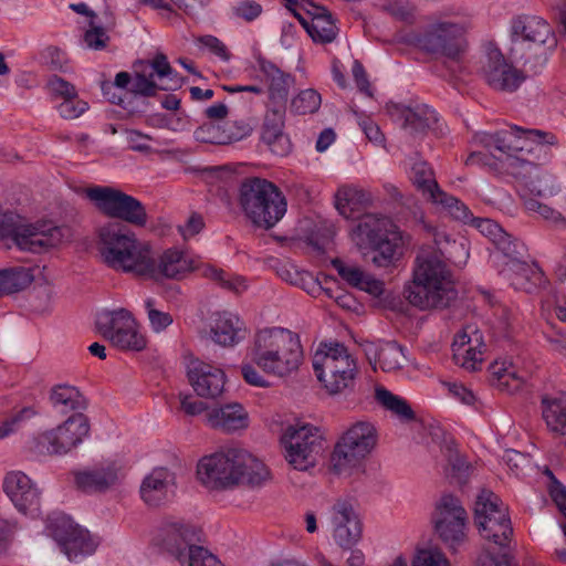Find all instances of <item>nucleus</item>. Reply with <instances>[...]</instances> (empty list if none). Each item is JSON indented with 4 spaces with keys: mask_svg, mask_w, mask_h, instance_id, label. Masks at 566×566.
<instances>
[{
    "mask_svg": "<svg viewBox=\"0 0 566 566\" xmlns=\"http://www.w3.org/2000/svg\"><path fill=\"white\" fill-rule=\"evenodd\" d=\"M369 195L363 190L344 187L338 189L336 193L335 206L338 212L345 218H356L355 212L365 207L369 202Z\"/></svg>",
    "mask_w": 566,
    "mask_h": 566,
    "instance_id": "nucleus-41",
    "label": "nucleus"
},
{
    "mask_svg": "<svg viewBox=\"0 0 566 566\" xmlns=\"http://www.w3.org/2000/svg\"><path fill=\"white\" fill-rule=\"evenodd\" d=\"M432 202L441 205L455 220L463 223H471L473 221L474 217L470 209L461 200L448 195L443 190L438 192L437 198Z\"/></svg>",
    "mask_w": 566,
    "mask_h": 566,
    "instance_id": "nucleus-49",
    "label": "nucleus"
},
{
    "mask_svg": "<svg viewBox=\"0 0 566 566\" xmlns=\"http://www.w3.org/2000/svg\"><path fill=\"white\" fill-rule=\"evenodd\" d=\"M389 220L385 217L366 213L357 218L352 229V238L359 250L366 251L388 235Z\"/></svg>",
    "mask_w": 566,
    "mask_h": 566,
    "instance_id": "nucleus-30",
    "label": "nucleus"
},
{
    "mask_svg": "<svg viewBox=\"0 0 566 566\" xmlns=\"http://www.w3.org/2000/svg\"><path fill=\"white\" fill-rule=\"evenodd\" d=\"M256 63L268 83L269 102L286 104L290 88L295 82L294 76L262 55L256 57Z\"/></svg>",
    "mask_w": 566,
    "mask_h": 566,
    "instance_id": "nucleus-27",
    "label": "nucleus"
},
{
    "mask_svg": "<svg viewBox=\"0 0 566 566\" xmlns=\"http://www.w3.org/2000/svg\"><path fill=\"white\" fill-rule=\"evenodd\" d=\"M285 459L296 470L305 471L315 465L325 449L321 430L312 424L290 426L281 438Z\"/></svg>",
    "mask_w": 566,
    "mask_h": 566,
    "instance_id": "nucleus-12",
    "label": "nucleus"
},
{
    "mask_svg": "<svg viewBox=\"0 0 566 566\" xmlns=\"http://www.w3.org/2000/svg\"><path fill=\"white\" fill-rule=\"evenodd\" d=\"M250 363L241 366L245 382L261 388L270 382L256 370L284 378L297 371L304 354L298 334L283 327H266L255 333L247 350Z\"/></svg>",
    "mask_w": 566,
    "mask_h": 566,
    "instance_id": "nucleus-2",
    "label": "nucleus"
},
{
    "mask_svg": "<svg viewBox=\"0 0 566 566\" xmlns=\"http://www.w3.org/2000/svg\"><path fill=\"white\" fill-rule=\"evenodd\" d=\"M474 138L485 148L505 154L504 166L507 172L520 179L532 193L544 197L556 191L555 178L531 158L534 153H538V160H549V148L558 145L554 133L512 125L493 134L478 133Z\"/></svg>",
    "mask_w": 566,
    "mask_h": 566,
    "instance_id": "nucleus-1",
    "label": "nucleus"
},
{
    "mask_svg": "<svg viewBox=\"0 0 566 566\" xmlns=\"http://www.w3.org/2000/svg\"><path fill=\"white\" fill-rule=\"evenodd\" d=\"M145 264L147 269L142 270L140 276L157 281L163 279L180 280L195 268L192 260L177 249L166 250L158 261L153 258L149 249Z\"/></svg>",
    "mask_w": 566,
    "mask_h": 566,
    "instance_id": "nucleus-23",
    "label": "nucleus"
},
{
    "mask_svg": "<svg viewBox=\"0 0 566 566\" xmlns=\"http://www.w3.org/2000/svg\"><path fill=\"white\" fill-rule=\"evenodd\" d=\"M542 416L547 428L566 437V392L557 391L541 397Z\"/></svg>",
    "mask_w": 566,
    "mask_h": 566,
    "instance_id": "nucleus-32",
    "label": "nucleus"
},
{
    "mask_svg": "<svg viewBox=\"0 0 566 566\" xmlns=\"http://www.w3.org/2000/svg\"><path fill=\"white\" fill-rule=\"evenodd\" d=\"M467 29L463 18L439 19L418 34L416 41L426 52L455 59L462 51Z\"/></svg>",
    "mask_w": 566,
    "mask_h": 566,
    "instance_id": "nucleus-13",
    "label": "nucleus"
},
{
    "mask_svg": "<svg viewBox=\"0 0 566 566\" xmlns=\"http://www.w3.org/2000/svg\"><path fill=\"white\" fill-rule=\"evenodd\" d=\"M2 486L18 511L32 517L40 514L41 492L27 474L21 471L9 472Z\"/></svg>",
    "mask_w": 566,
    "mask_h": 566,
    "instance_id": "nucleus-24",
    "label": "nucleus"
},
{
    "mask_svg": "<svg viewBox=\"0 0 566 566\" xmlns=\"http://www.w3.org/2000/svg\"><path fill=\"white\" fill-rule=\"evenodd\" d=\"M50 400L53 407L62 413L69 411L80 412V410L86 407L85 398L80 390L74 386L65 384H60L52 388Z\"/></svg>",
    "mask_w": 566,
    "mask_h": 566,
    "instance_id": "nucleus-37",
    "label": "nucleus"
},
{
    "mask_svg": "<svg viewBox=\"0 0 566 566\" xmlns=\"http://www.w3.org/2000/svg\"><path fill=\"white\" fill-rule=\"evenodd\" d=\"M78 526L80 525L75 524L69 515L62 512H53L46 518V530L59 545L62 544L66 537L74 534V531L78 528Z\"/></svg>",
    "mask_w": 566,
    "mask_h": 566,
    "instance_id": "nucleus-47",
    "label": "nucleus"
},
{
    "mask_svg": "<svg viewBox=\"0 0 566 566\" xmlns=\"http://www.w3.org/2000/svg\"><path fill=\"white\" fill-rule=\"evenodd\" d=\"M417 261L413 279L403 290L406 300L421 311L449 307L458 291L447 263L436 253L418 256Z\"/></svg>",
    "mask_w": 566,
    "mask_h": 566,
    "instance_id": "nucleus-4",
    "label": "nucleus"
},
{
    "mask_svg": "<svg viewBox=\"0 0 566 566\" xmlns=\"http://www.w3.org/2000/svg\"><path fill=\"white\" fill-rule=\"evenodd\" d=\"M193 137L197 142L203 144H229V138L224 135V126L211 122L198 127L193 133Z\"/></svg>",
    "mask_w": 566,
    "mask_h": 566,
    "instance_id": "nucleus-51",
    "label": "nucleus"
},
{
    "mask_svg": "<svg viewBox=\"0 0 566 566\" xmlns=\"http://www.w3.org/2000/svg\"><path fill=\"white\" fill-rule=\"evenodd\" d=\"M117 480L118 468L115 463L75 473L76 486L85 493L104 492Z\"/></svg>",
    "mask_w": 566,
    "mask_h": 566,
    "instance_id": "nucleus-31",
    "label": "nucleus"
},
{
    "mask_svg": "<svg viewBox=\"0 0 566 566\" xmlns=\"http://www.w3.org/2000/svg\"><path fill=\"white\" fill-rule=\"evenodd\" d=\"M136 81L134 91L143 97L156 96L158 91H176L184 84V77L171 67L164 53H157L153 60L135 62Z\"/></svg>",
    "mask_w": 566,
    "mask_h": 566,
    "instance_id": "nucleus-14",
    "label": "nucleus"
},
{
    "mask_svg": "<svg viewBox=\"0 0 566 566\" xmlns=\"http://www.w3.org/2000/svg\"><path fill=\"white\" fill-rule=\"evenodd\" d=\"M528 211L537 212L543 219L552 221L554 223L564 222V217L557 210L549 206L539 202L538 200L531 199L525 203Z\"/></svg>",
    "mask_w": 566,
    "mask_h": 566,
    "instance_id": "nucleus-63",
    "label": "nucleus"
},
{
    "mask_svg": "<svg viewBox=\"0 0 566 566\" xmlns=\"http://www.w3.org/2000/svg\"><path fill=\"white\" fill-rule=\"evenodd\" d=\"M500 274L514 290L528 294L536 292L545 282L542 270L535 263H528L525 260L501 269Z\"/></svg>",
    "mask_w": 566,
    "mask_h": 566,
    "instance_id": "nucleus-28",
    "label": "nucleus"
},
{
    "mask_svg": "<svg viewBox=\"0 0 566 566\" xmlns=\"http://www.w3.org/2000/svg\"><path fill=\"white\" fill-rule=\"evenodd\" d=\"M201 530L195 525L177 520H165L154 537V544L180 563L188 552L201 542Z\"/></svg>",
    "mask_w": 566,
    "mask_h": 566,
    "instance_id": "nucleus-17",
    "label": "nucleus"
},
{
    "mask_svg": "<svg viewBox=\"0 0 566 566\" xmlns=\"http://www.w3.org/2000/svg\"><path fill=\"white\" fill-rule=\"evenodd\" d=\"M90 422L82 412H74L61 426L38 438V447L49 454H65L88 436Z\"/></svg>",
    "mask_w": 566,
    "mask_h": 566,
    "instance_id": "nucleus-18",
    "label": "nucleus"
},
{
    "mask_svg": "<svg viewBox=\"0 0 566 566\" xmlns=\"http://www.w3.org/2000/svg\"><path fill=\"white\" fill-rule=\"evenodd\" d=\"M434 243L441 255L455 265H461L469 256L465 242L451 240L446 233H436Z\"/></svg>",
    "mask_w": 566,
    "mask_h": 566,
    "instance_id": "nucleus-45",
    "label": "nucleus"
},
{
    "mask_svg": "<svg viewBox=\"0 0 566 566\" xmlns=\"http://www.w3.org/2000/svg\"><path fill=\"white\" fill-rule=\"evenodd\" d=\"M496 251L491 254L493 264L503 263V268L512 265L514 262H521L527 256L525 244L507 232L501 233L500 238L493 243Z\"/></svg>",
    "mask_w": 566,
    "mask_h": 566,
    "instance_id": "nucleus-35",
    "label": "nucleus"
},
{
    "mask_svg": "<svg viewBox=\"0 0 566 566\" xmlns=\"http://www.w3.org/2000/svg\"><path fill=\"white\" fill-rule=\"evenodd\" d=\"M399 242L397 238L390 239L389 235L385 237L374 247H370L364 252V255L376 268H389L395 264L399 258Z\"/></svg>",
    "mask_w": 566,
    "mask_h": 566,
    "instance_id": "nucleus-40",
    "label": "nucleus"
},
{
    "mask_svg": "<svg viewBox=\"0 0 566 566\" xmlns=\"http://www.w3.org/2000/svg\"><path fill=\"white\" fill-rule=\"evenodd\" d=\"M135 81H136V71H135V63H134L133 64V73L122 71L116 74L114 82H103L102 83L101 88L103 92V96L112 104L119 105L124 109H127L128 112L133 113L134 109L129 108L125 104V98H123L120 94L109 95V91L125 90L127 93H132L136 96L137 95L140 96L139 93H136L134 91Z\"/></svg>",
    "mask_w": 566,
    "mask_h": 566,
    "instance_id": "nucleus-39",
    "label": "nucleus"
},
{
    "mask_svg": "<svg viewBox=\"0 0 566 566\" xmlns=\"http://www.w3.org/2000/svg\"><path fill=\"white\" fill-rule=\"evenodd\" d=\"M97 250L103 262L115 271L140 276L142 270L147 269L149 247L123 223L108 222L98 229Z\"/></svg>",
    "mask_w": 566,
    "mask_h": 566,
    "instance_id": "nucleus-7",
    "label": "nucleus"
},
{
    "mask_svg": "<svg viewBox=\"0 0 566 566\" xmlns=\"http://www.w3.org/2000/svg\"><path fill=\"white\" fill-rule=\"evenodd\" d=\"M185 566H222L221 562L211 554L207 548L196 544V546L188 552L185 559L180 562Z\"/></svg>",
    "mask_w": 566,
    "mask_h": 566,
    "instance_id": "nucleus-54",
    "label": "nucleus"
},
{
    "mask_svg": "<svg viewBox=\"0 0 566 566\" xmlns=\"http://www.w3.org/2000/svg\"><path fill=\"white\" fill-rule=\"evenodd\" d=\"M333 268L337 271L338 275L353 287L359 289L366 275L358 266L347 265L340 259L332 260Z\"/></svg>",
    "mask_w": 566,
    "mask_h": 566,
    "instance_id": "nucleus-57",
    "label": "nucleus"
},
{
    "mask_svg": "<svg viewBox=\"0 0 566 566\" xmlns=\"http://www.w3.org/2000/svg\"><path fill=\"white\" fill-rule=\"evenodd\" d=\"M412 566H450L444 555L437 549H419Z\"/></svg>",
    "mask_w": 566,
    "mask_h": 566,
    "instance_id": "nucleus-60",
    "label": "nucleus"
},
{
    "mask_svg": "<svg viewBox=\"0 0 566 566\" xmlns=\"http://www.w3.org/2000/svg\"><path fill=\"white\" fill-rule=\"evenodd\" d=\"M313 10L308 11L311 15V23L308 25V35L315 43H331L333 42L338 33L335 20L332 13L324 7L313 6Z\"/></svg>",
    "mask_w": 566,
    "mask_h": 566,
    "instance_id": "nucleus-34",
    "label": "nucleus"
},
{
    "mask_svg": "<svg viewBox=\"0 0 566 566\" xmlns=\"http://www.w3.org/2000/svg\"><path fill=\"white\" fill-rule=\"evenodd\" d=\"M88 109V104L77 97L64 99L59 106V114L65 119H74L80 117Z\"/></svg>",
    "mask_w": 566,
    "mask_h": 566,
    "instance_id": "nucleus-61",
    "label": "nucleus"
},
{
    "mask_svg": "<svg viewBox=\"0 0 566 566\" xmlns=\"http://www.w3.org/2000/svg\"><path fill=\"white\" fill-rule=\"evenodd\" d=\"M174 494V476L166 468L151 471L140 485V496L149 506H158Z\"/></svg>",
    "mask_w": 566,
    "mask_h": 566,
    "instance_id": "nucleus-29",
    "label": "nucleus"
},
{
    "mask_svg": "<svg viewBox=\"0 0 566 566\" xmlns=\"http://www.w3.org/2000/svg\"><path fill=\"white\" fill-rule=\"evenodd\" d=\"M31 269L13 266L0 270V293H14L28 287L33 282Z\"/></svg>",
    "mask_w": 566,
    "mask_h": 566,
    "instance_id": "nucleus-43",
    "label": "nucleus"
},
{
    "mask_svg": "<svg viewBox=\"0 0 566 566\" xmlns=\"http://www.w3.org/2000/svg\"><path fill=\"white\" fill-rule=\"evenodd\" d=\"M189 382L200 397L214 399L223 392L226 374L203 361L192 363L188 370Z\"/></svg>",
    "mask_w": 566,
    "mask_h": 566,
    "instance_id": "nucleus-26",
    "label": "nucleus"
},
{
    "mask_svg": "<svg viewBox=\"0 0 566 566\" xmlns=\"http://www.w3.org/2000/svg\"><path fill=\"white\" fill-rule=\"evenodd\" d=\"M17 217L11 213L0 216L2 237L11 238L22 251L41 253L55 247L62 238L61 229L52 226L18 224Z\"/></svg>",
    "mask_w": 566,
    "mask_h": 566,
    "instance_id": "nucleus-16",
    "label": "nucleus"
},
{
    "mask_svg": "<svg viewBox=\"0 0 566 566\" xmlns=\"http://www.w3.org/2000/svg\"><path fill=\"white\" fill-rule=\"evenodd\" d=\"M484 349L485 344L483 342L482 345L472 344L461 353L453 354V357L455 363L461 367L475 371L480 368V365L483 361Z\"/></svg>",
    "mask_w": 566,
    "mask_h": 566,
    "instance_id": "nucleus-52",
    "label": "nucleus"
},
{
    "mask_svg": "<svg viewBox=\"0 0 566 566\" xmlns=\"http://www.w3.org/2000/svg\"><path fill=\"white\" fill-rule=\"evenodd\" d=\"M86 197L106 217L122 220L143 228L148 221L145 206L137 198L109 186H93L86 189Z\"/></svg>",
    "mask_w": 566,
    "mask_h": 566,
    "instance_id": "nucleus-11",
    "label": "nucleus"
},
{
    "mask_svg": "<svg viewBox=\"0 0 566 566\" xmlns=\"http://www.w3.org/2000/svg\"><path fill=\"white\" fill-rule=\"evenodd\" d=\"M474 522L480 535L505 548L509 546L513 527L507 507L501 499L489 490H482L474 504Z\"/></svg>",
    "mask_w": 566,
    "mask_h": 566,
    "instance_id": "nucleus-10",
    "label": "nucleus"
},
{
    "mask_svg": "<svg viewBox=\"0 0 566 566\" xmlns=\"http://www.w3.org/2000/svg\"><path fill=\"white\" fill-rule=\"evenodd\" d=\"M332 533L343 549H352L361 537V523L348 500H337L331 511Z\"/></svg>",
    "mask_w": 566,
    "mask_h": 566,
    "instance_id": "nucleus-22",
    "label": "nucleus"
},
{
    "mask_svg": "<svg viewBox=\"0 0 566 566\" xmlns=\"http://www.w3.org/2000/svg\"><path fill=\"white\" fill-rule=\"evenodd\" d=\"M322 104L321 94L314 88L301 91L291 101V112L298 115L314 114Z\"/></svg>",
    "mask_w": 566,
    "mask_h": 566,
    "instance_id": "nucleus-48",
    "label": "nucleus"
},
{
    "mask_svg": "<svg viewBox=\"0 0 566 566\" xmlns=\"http://www.w3.org/2000/svg\"><path fill=\"white\" fill-rule=\"evenodd\" d=\"M481 72L491 88L506 93L515 92L530 74L524 69L514 67L496 48L488 50Z\"/></svg>",
    "mask_w": 566,
    "mask_h": 566,
    "instance_id": "nucleus-19",
    "label": "nucleus"
},
{
    "mask_svg": "<svg viewBox=\"0 0 566 566\" xmlns=\"http://www.w3.org/2000/svg\"><path fill=\"white\" fill-rule=\"evenodd\" d=\"M472 344L482 345V334L474 326H467L459 332L453 339V354L461 353Z\"/></svg>",
    "mask_w": 566,
    "mask_h": 566,
    "instance_id": "nucleus-58",
    "label": "nucleus"
},
{
    "mask_svg": "<svg viewBox=\"0 0 566 566\" xmlns=\"http://www.w3.org/2000/svg\"><path fill=\"white\" fill-rule=\"evenodd\" d=\"M42 63L51 71L67 73L71 67L66 53L56 46H48L41 53Z\"/></svg>",
    "mask_w": 566,
    "mask_h": 566,
    "instance_id": "nucleus-53",
    "label": "nucleus"
},
{
    "mask_svg": "<svg viewBox=\"0 0 566 566\" xmlns=\"http://www.w3.org/2000/svg\"><path fill=\"white\" fill-rule=\"evenodd\" d=\"M375 399L386 410L397 416L402 421H412L416 413L406 399L392 394L384 386H376Z\"/></svg>",
    "mask_w": 566,
    "mask_h": 566,
    "instance_id": "nucleus-42",
    "label": "nucleus"
},
{
    "mask_svg": "<svg viewBox=\"0 0 566 566\" xmlns=\"http://www.w3.org/2000/svg\"><path fill=\"white\" fill-rule=\"evenodd\" d=\"M61 549L71 562H78L82 558L93 554L97 547V542L91 536L87 530L78 526L74 534L65 538L60 544Z\"/></svg>",
    "mask_w": 566,
    "mask_h": 566,
    "instance_id": "nucleus-36",
    "label": "nucleus"
},
{
    "mask_svg": "<svg viewBox=\"0 0 566 566\" xmlns=\"http://www.w3.org/2000/svg\"><path fill=\"white\" fill-rule=\"evenodd\" d=\"M444 455L448 461V474L459 484L465 483L470 475L471 464L460 454L453 441L446 443Z\"/></svg>",
    "mask_w": 566,
    "mask_h": 566,
    "instance_id": "nucleus-46",
    "label": "nucleus"
},
{
    "mask_svg": "<svg viewBox=\"0 0 566 566\" xmlns=\"http://www.w3.org/2000/svg\"><path fill=\"white\" fill-rule=\"evenodd\" d=\"M511 59L531 75L545 67L548 56L557 46L551 25L537 15H518L511 21Z\"/></svg>",
    "mask_w": 566,
    "mask_h": 566,
    "instance_id": "nucleus-5",
    "label": "nucleus"
},
{
    "mask_svg": "<svg viewBox=\"0 0 566 566\" xmlns=\"http://www.w3.org/2000/svg\"><path fill=\"white\" fill-rule=\"evenodd\" d=\"M201 483L211 490H231L240 484L261 486L270 472L265 464L247 450L231 446L203 457L197 467Z\"/></svg>",
    "mask_w": 566,
    "mask_h": 566,
    "instance_id": "nucleus-3",
    "label": "nucleus"
},
{
    "mask_svg": "<svg viewBox=\"0 0 566 566\" xmlns=\"http://www.w3.org/2000/svg\"><path fill=\"white\" fill-rule=\"evenodd\" d=\"M154 305V298L149 297L145 301V308L150 327L155 333H160L172 324L174 318L169 313L156 310Z\"/></svg>",
    "mask_w": 566,
    "mask_h": 566,
    "instance_id": "nucleus-56",
    "label": "nucleus"
},
{
    "mask_svg": "<svg viewBox=\"0 0 566 566\" xmlns=\"http://www.w3.org/2000/svg\"><path fill=\"white\" fill-rule=\"evenodd\" d=\"M471 223L474 224L475 228L493 243H495L501 233L504 232L503 228L491 219L473 218Z\"/></svg>",
    "mask_w": 566,
    "mask_h": 566,
    "instance_id": "nucleus-64",
    "label": "nucleus"
},
{
    "mask_svg": "<svg viewBox=\"0 0 566 566\" xmlns=\"http://www.w3.org/2000/svg\"><path fill=\"white\" fill-rule=\"evenodd\" d=\"M378 442V432L374 423L357 421L353 423L337 440L331 455L333 470L342 473L356 467L366 459Z\"/></svg>",
    "mask_w": 566,
    "mask_h": 566,
    "instance_id": "nucleus-9",
    "label": "nucleus"
},
{
    "mask_svg": "<svg viewBox=\"0 0 566 566\" xmlns=\"http://www.w3.org/2000/svg\"><path fill=\"white\" fill-rule=\"evenodd\" d=\"M388 113L397 120L402 122V128L410 135H422L432 130L437 135L443 134V123L437 112L427 104H417L413 107L402 104H391Z\"/></svg>",
    "mask_w": 566,
    "mask_h": 566,
    "instance_id": "nucleus-21",
    "label": "nucleus"
},
{
    "mask_svg": "<svg viewBox=\"0 0 566 566\" xmlns=\"http://www.w3.org/2000/svg\"><path fill=\"white\" fill-rule=\"evenodd\" d=\"M286 104L269 102L262 129H283Z\"/></svg>",
    "mask_w": 566,
    "mask_h": 566,
    "instance_id": "nucleus-59",
    "label": "nucleus"
},
{
    "mask_svg": "<svg viewBox=\"0 0 566 566\" xmlns=\"http://www.w3.org/2000/svg\"><path fill=\"white\" fill-rule=\"evenodd\" d=\"M436 531L440 538L454 548L464 537L467 512L458 497L444 494L437 505Z\"/></svg>",
    "mask_w": 566,
    "mask_h": 566,
    "instance_id": "nucleus-20",
    "label": "nucleus"
},
{
    "mask_svg": "<svg viewBox=\"0 0 566 566\" xmlns=\"http://www.w3.org/2000/svg\"><path fill=\"white\" fill-rule=\"evenodd\" d=\"M406 348L395 340L386 342L375 354L379 367L386 371L402 368Z\"/></svg>",
    "mask_w": 566,
    "mask_h": 566,
    "instance_id": "nucleus-44",
    "label": "nucleus"
},
{
    "mask_svg": "<svg viewBox=\"0 0 566 566\" xmlns=\"http://www.w3.org/2000/svg\"><path fill=\"white\" fill-rule=\"evenodd\" d=\"M207 420L210 427L226 432L244 429L249 426L248 413L238 402L212 409L207 413Z\"/></svg>",
    "mask_w": 566,
    "mask_h": 566,
    "instance_id": "nucleus-33",
    "label": "nucleus"
},
{
    "mask_svg": "<svg viewBox=\"0 0 566 566\" xmlns=\"http://www.w3.org/2000/svg\"><path fill=\"white\" fill-rule=\"evenodd\" d=\"M313 357L316 378L329 395L353 389L358 375L356 359L347 347L338 342L324 343Z\"/></svg>",
    "mask_w": 566,
    "mask_h": 566,
    "instance_id": "nucleus-8",
    "label": "nucleus"
},
{
    "mask_svg": "<svg viewBox=\"0 0 566 566\" xmlns=\"http://www.w3.org/2000/svg\"><path fill=\"white\" fill-rule=\"evenodd\" d=\"M209 336L218 345L233 347L247 336L244 322L231 312H217L211 315Z\"/></svg>",
    "mask_w": 566,
    "mask_h": 566,
    "instance_id": "nucleus-25",
    "label": "nucleus"
},
{
    "mask_svg": "<svg viewBox=\"0 0 566 566\" xmlns=\"http://www.w3.org/2000/svg\"><path fill=\"white\" fill-rule=\"evenodd\" d=\"M238 202L247 219L264 230L274 228L287 210L286 198L281 189L261 177H247L241 181Z\"/></svg>",
    "mask_w": 566,
    "mask_h": 566,
    "instance_id": "nucleus-6",
    "label": "nucleus"
},
{
    "mask_svg": "<svg viewBox=\"0 0 566 566\" xmlns=\"http://www.w3.org/2000/svg\"><path fill=\"white\" fill-rule=\"evenodd\" d=\"M261 139L276 156H286L291 150V142L283 129H262Z\"/></svg>",
    "mask_w": 566,
    "mask_h": 566,
    "instance_id": "nucleus-50",
    "label": "nucleus"
},
{
    "mask_svg": "<svg viewBox=\"0 0 566 566\" xmlns=\"http://www.w3.org/2000/svg\"><path fill=\"white\" fill-rule=\"evenodd\" d=\"M48 86L54 95L61 96L63 99L77 97L74 85L57 75H53L49 78Z\"/></svg>",
    "mask_w": 566,
    "mask_h": 566,
    "instance_id": "nucleus-62",
    "label": "nucleus"
},
{
    "mask_svg": "<svg viewBox=\"0 0 566 566\" xmlns=\"http://www.w3.org/2000/svg\"><path fill=\"white\" fill-rule=\"evenodd\" d=\"M410 180L417 190L421 191L423 197L430 201H433L437 198L438 192L442 191L436 180L431 166L424 160L419 159L413 163L410 172Z\"/></svg>",
    "mask_w": 566,
    "mask_h": 566,
    "instance_id": "nucleus-38",
    "label": "nucleus"
},
{
    "mask_svg": "<svg viewBox=\"0 0 566 566\" xmlns=\"http://www.w3.org/2000/svg\"><path fill=\"white\" fill-rule=\"evenodd\" d=\"M379 7L384 12L403 22H409L413 17L409 0H382Z\"/></svg>",
    "mask_w": 566,
    "mask_h": 566,
    "instance_id": "nucleus-55",
    "label": "nucleus"
},
{
    "mask_svg": "<svg viewBox=\"0 0 566 566\" xmlns=\"http://www.w3.org/2000/svg\"><path fill=\"white\" fill-rule=\"evenodd\" d=\"M96 325L103 337L122 350L140 352L146 347L145 335L138 331L133 314L125 308L102 312Z\"/></svg>",
    "mask_w": 566,
    "mask_h": 566,
    "instance_id": "nucleus-15",
    "label": "nucleus"
}]
</instances>
